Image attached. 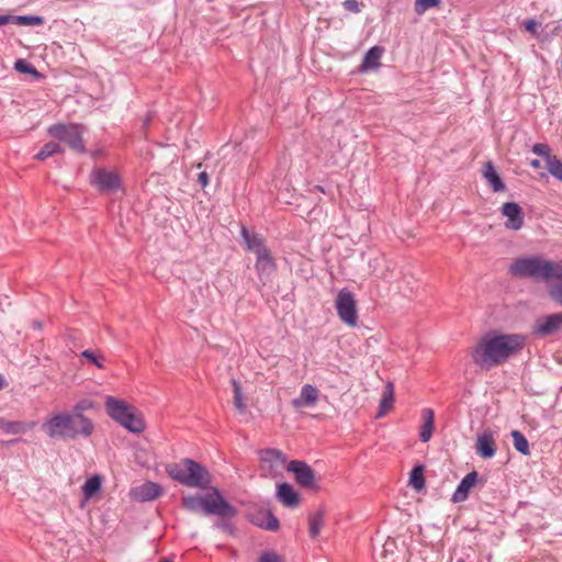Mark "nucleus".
Segmentation results:
<instances>
[{
	"mask_svg": "<svg viewBox=\"0 0 562 562\" xmlns=\"http://www.w3.org/2000/svg\"><path fill=\"white\" fill-rule=\"evenodd\" d=\"M63 153L64 148L60 146V144L55 142H48L40 149V151L34 156V158L37 160H45L48 157Z\"/></svg>",
	"mask_w": 562,
	"mask_h": 562,
	"instance_id": "c85d7f7f",
	"label": "nucleus"
},
{
	"mask_svg": "<svg viewBox=\"0 0 562 562\" xmlns=\"http://www.w3.org/2000/svg\"><path fill=\"white\" fill-rule=\"evenodd\" d=\"M380 261H384L383 258H380V257H376L374 258L373 260L370 261V266H373L374 265V270L376 269V265L380 262Z\"/></svg>",
	"mask_w": 562,
	"mask_h": 562,
	"instance_id": "09e8293b",
	"label": "nucleus"
},
{
	"mask_svg": "<svg viewBox=\"0 0 562 562\" xmlns=\"http://www.w3.org/2000/svg\"><path fill=\"white\" fill-rule=\"evenodd\" d=\"M562 328V313H554L539 317L532 325V335L548 337L557 334Z\"/></svg>",
	"mask_w": 562,
	"mask_h": 562,
	"instance_id": "9d476101",
	"label": "nucleus"
},
{
	"mask_svg": "<svg viewBox=\"0 0 562 562\" xmlns=\"http://www.w3.org/2000/svg\"><path fill=\"white\" fill-rule=\"evenodd\" d=\"M276 497L288 508H295L301 503L299 493L291 484L285 482L277 484Z\"/></svg>",
	"mask_w": 562,
	"mask_h": 562,
	"instance_id": "2eb2a0df",
	"label": "nucleus"
},
{
	"mask_svg": "<svg viewBox=\"0 0 562 562\" xmlns=\"http://www.w3.org/2000/svg\"><path fill=\"white\" fill-rule=\"evenodd\" d=\"M45 20L41 15H18L15 24L25 26H37L44 24Z\"/></svg>",
	"mask_w": 562,
	"mask_h": 562,
	"instance_id": "72a5a7b5",
	"label": "nucleus"
},
{
	"mask_svg": "<svg viewBox=\"0 0 562 562\" xmlns=\"http://www.w3.org/2000/svg\"><path fill=\"white\" fill-rule=\"evenodd\" d=\"M476 453L483 459H491L496 453V443L493 434L488 430L479 435L475 442Z\"/></svg>",
	"mask_w": 562,
	"mask_h": 562,
	"instance_id": "a211bd4d",
	"label": "nucleus"
},
{
	"mask_svg": "<svg viewBox=\"0 0 562 562\" xmlns=\"http://www.w3.org/2000/svg\"><path fill=\"white\" fill-rule=\"evenodd\" d=\"M547 169L553 178L562 182V160H560L557 156L551 158Z\"/></svg>",
	"mask_w": 562,
	"mask_h": 562,
	"instance_id": "4c0bfd02",
	"label": "nucleus"
},
{
	"mask_svg": "<svg viewBox=\"0 0 562 562\" xmlns=\"http://www.w3.org/2000/svg\"><path fill=\"white\" fill-rule=\"evenodd\" d=\"M240 235L246 244L247 250L254 252L255 255L268 249L263 239L258 234L250 233L244 225L241 226Z\"/></svg>",
	"mask_w": 562,
	"mask_h": 562,
	"instance_id": "4be33fe9",
	"label": "nucleus"
},
{
	"mask_svg": "<svg viewBox=\"0 0 562 562\" xmlns=\"http://www.w3.org/2000/svg\"><path fill=\"white\" fill-rule=\"evenodd\" d=\"M158 562H172L169 558H161Z\"/></svg>",
	"mask_w": 562,
	"mask_h": 562,
	"instance_id": "603ef678",
	"label": "nucleus"
},
{
	"mask_svg": "<svg viewBox=\"0 0 562 562\" xmlns=\"http://www.w3.org/2000/svg\"><path fill=\"white\" fill-rule=\"evenodd\" d=\"M532 153L544 158L547 166L549 165L551 158L555 157L554 155L551 154V148L549 147V145L543 143L535 144L532 146Z\"/></svg>",
	"mask_w": 562,
	"mask_h": 562,
	"instance_id": "e433bc0d",
	"label": "nucleus"
},
{
	"mask_svg": "<svg viewBox=\"0 0 562 562\" xmlns=\"http://www.w3.org/2000/svg\"><path fill=\"white\" fill-rule=\"evenodd\" d=\"M167 474L175 481L188 487L211 490L212 475L201 463L190 458L166 465Z\"/></svg>",
	"mask_w": 562,
	"mask_h": 562,
	"instance_id": "20e7f679",
	"label": "nucleus"
},
{
	"mask_svg": "<svg viewBox=\"0 0 562 562\" xmlns=\"http://www.w3.org/2000/svg\"><path fill=\"white\" fill-rule=\"evenodd\" d=\"M502 214L507 217L505 227L513 231H519L524 226V212L516 202H505L502 205Z\"/></svg>",
	"mask_w": 562,
	"mask_h": 562,
	"instance_id": "4468645a",
	"label": "nucleus"
},
{
	"mask_svg": "<svg viewBox=\"0 0 562 562\" xmlns=\"http://www.w3.org/2000/svg\"><path fill=\"white\" fill-rule=\"evenodd\" d=\"M457 562H465L463 559H459Z\"/></svg>",
	"mask_w": 562,
	"mask_h": 562,
	"instance_id": "4d7b16f0",
	"label": "nucleus"
},
{
	"mask_svg": "<svg viewBox=\"0 0 562 562\" xmlns=\"http://www.w3.org/2000/svg\"><path fill=\"white\" fill-rule=\"evenodd\" d=\"M482 176L487 181L493 192H504L506 190L505 182L496 171L492 161L485 162L482 170Z\"/></svg>",
	"mask_w": 562,
	"mask_h": 562,
	"instance_id": "6ab92c4d",
	"label": "nucleus"
},
{
	"mask_svg": "<svg viewBox=\"0 0 562 562\" xmlns=\"http://www.w3.org/2000/svg\"><path fill=\"white\" fill-rule=\"evenodd\" d=\"M393 402H394V385L392 382H389L384 387L383 395L380 401L379 415H383L386 411H389L393 406Z\"/></svg>",
	"mask_w": 562,
	"mask_h": 562,
	"instance_id": "7c9ffc66",
	"label": "nucleus"
},
{
	"mask_svg": "<svg viewBox=\"0 0 562 562\" xmlns=\"http://www.w3.org/2000/svg\"><path fill=\"white\" fill-rule=\"evenodd\" d=\"M286 470L293 473L297 484L302 487H313L315 483L314 470L304 461L292 460L288 463Z\"/></svg>",
	"mask_w": 562,
	"mask_h": 562,
	"instance_id": "9b49d317",
	"label": "nucleus"
},
{
	"mask_svg": "<svg viewBox=\"0 0 562 562\" xmlns=\"http://www.w3.org/2000/svg\"><path fill=\"white\" fill-rule=\"evenodd\" d=\"M325 524V510L323 508H318L317 512L310 516L308 519V533L311 538H316L322 527Z\"/></svg>",
	"mask_w": 562,
	"mask_h": 562,
	"instance_id": "a878e982",
	"label": "nucleus"
},
{
	"mask_svg": "<svg viewBox=\"0 0 562 562\" xmlns=\"http://www.w3.org/2000/svg\"><path fill=\"white\" fill-rule=\"evenodd\" d=\"M4 386H5V381L2 376V374L0 373V390H2Z\"/></svg>",
	"mask_w": 562,
	"mask_h": 562,
	"instance_id": "3c124183",
	"label": "nucleus"
},
{
	"mask_svg": "<svg viewBox=\"0 0 562 562\" xmlns=\"http://www.w3.org/2000/svg\"><path fill=\"white\" fill-rule=\"evenodd\" d=\"M259 459L263 463L282 467L286 462V456L276 448H265L259 450Z\"/></svg>",
	"mask_w": 562,
	"mask_h": 562,
	"instance_id": "393cba45",
	"label": "nucleus"
},
{
	"mask_svg": "<svg viewBox=\"0 0 562 562\" xmlns=\"http://www.w3.org/2000/svg\"><path fill=\"white\" fill-rule=\"evenodd\" d=\"M479 474L476 471L468 473L457 486L452 497V503H462L468 499L471 488L477 483Z\"/></svg>",
	"mask_w": 562,
	"mask_h": 562,
	"instance_id": "f3484780",
	"label": "nucleus"
},
{
	"mask_svg": "<svg viewBox=\"0 0 562 562\" xmlns=\"http://www.w3.org/2000/svg\"><path fill=\"white\" fill-rule=\"evenodd\" d=\"M43 430L50 438L76 440L79 437L88 438L94 430L90 418L83 414L59 413L43 424Z\"/></svg>",
	"mask_w": 562,
	"mask_h": 562,
	"instance_id": "7ed1b4c3",
	"label": "nucleus"
},
{
	"mask_svg": "<svg viewBox=\"0 0 562 562\" xmlns=\"http://www.w3.org/2000/svg\"><path fill=\"white\" fill-rule=\"evenodd\" d=\"M20 440H21L20 438H15V439H13V440H10L8 443L18 442V441H20Z\"/></svg>",
	"mask_w": 562,
	"mask_h": 562,
	"instance_id": "5fc2aeb1",
	"label": "nucleus"
},
{
	"mask_svg": "<svg viewBox=\"0 0 562 562\" xmlns=\"http://www.w3.org/2000/svg\"><path fill=\"white\" fill-rule=\"evenodd\" d=\"M81 357L87 359L89 362L93 363L98 368H103V363L100 361V359H103L104 357L101 353H97L93 350L86 349L81 352Z\"/></svg>",
	"mask_w": 562,
	"mask_h": 562,
	"instance_id": "58836bf2",
	"label": "nucleus"
},
{
	"mask_svg": "<svg viewBox=\"0 0 562 562\" xmlns=\"http://www.w3.org/2000/svg\"><path fill=\"white\" fill-rule=\"evenodd\" d=\"M215 527L218 529H222L223 531H225L229 535L234 533V526L228 521H225V520L217 521L215 524Z\"/></svg>",
	"mask_w": 562,
	"mask_h": 562,
	"instance_id": "c03bdc74",
	"label": "nucleus"
},
{
	"mask_svg": "<svg viewBox=\"0 0 562 562\" xmlns=\"http://www.w3.org/2000/svg\"><path fill=\"white\" fill-rule=\"evenodd\" d=\"M92 183L97 186L101 192L113 193L121 187V178L113 171L97 169L92 172Z\"/></svg>",
	"mask_w": 562,
	"mask_h": 562,
	"instance_id": "f8f14e48",
	"label": "nucleus"
},
{
	"mask_svg": "<svg viewBox=\"0 0 562 562\" xmlns=\"http://www.w3.org/2000/svg\"><path fill=\"white\" fill-rule=\"evenodd\" d=\"M530 166L535 169H539L541 167V164L538 159H533L530 161Z\"/></svg>",
	"mask_w": 562,
	"mask_h": 562,
	"instance_id": "de8ad7c7",
	"label": "nucleus"
},
{
	"mask_svg": "<svg viewBox=\"0 0 562 562\" xmlns=\"http://www.w3.org/2000/svg\"><path fill=\"white\" fill-rule=\"evenodd\" d=\"M248 519L254 526L268 531H278L280 528V521L271 509H255L248 514Z\"/></svg>",
	"mask_w": 562,
	"mask_h": 562,
	"instance_id": "ddd939ff",
	"label": "nucleus"
},
{
	"mask_svg": "<svg viewBox=\"0 0 562 562\" xmlns=\"http://www.w3.org/2000/svg\"><path fill=\"white\" fill-rule=\"evenodd\" d=\"M527 337L522 334H499L490 331L481 337L471 356L481 369L490 370L505 363L520 353Z\"/></svg>",
	"mask_w": 562,
	"mask_h": 562,
	"instance_id": "f257e3e1",
	"label": "nucleus"
},
{
	"mask_svg": "<svg viewBox=\"0 0 562 562\" xmlns=\"http://www.w3.org/2000/svg\"><path fill=\"white\" fill-rule=\"evenodd\" d=\"M167 474L175 481L188 487L211 490L212 475L201 463L190 458L166 465Z\"/></svg>",
	"mask_w": 562,
	"mask_h": 562,
	"instance_id": "39448f33",
	"label": "nucleus"
},
{
	"mask_svg": "<svg viewBox=\"0 0 562 562\" xmlns=\"http://www.w3.org/2000/svg\"><path fill=\"white\" fill-rule=\"evenodd\" d=\"M376 276H378L379 278H385L384 272H381V273H379V274H376Z\"/></svg>",
	"mask_w": 562,
	"mask_h": 562,
	"instance_id": "6e6d98bb",
	"label": "nucleus"
},
{
	"mask_svg": "<svg viewBox=\"0 0 562 562\" xmlns=\"http://www.w3.org/2000/svg\"><path fill=\"white\" fill-rule=\"evenodd\" d=\"M209 2H212L213 0H207Z\"/></svg>",
	"mask_w": 562,
	"mask_h": 562,
	"instance_id": "13d9d810",
	"label": "nucleus"
},
{
	"mask_svg": "<svg viewBox=\"0 0 562 562\" xmlns=\"http://www.w3.org/2000/svg\"><path fill=\"white\" fill-rule=\"evenodd\" d=\"M423 425L419 431L422 442H428L434 432L435 413L431 408H424L422 411Z\"/></svg>",
	"mask_w": 562,
	"mask_h": 562,
	"instance_id": "b1692460",
	"label": "nucleus"
},
{
	"mask_svg": "<svg viewBox=\"0 0 562 562\" xmlns=\"http://www.w3.org/2000/svg\"><path fill=\"white\" fill-rule=\"evenodd\" d=\"M211 492L205 496L188 495L182 497V506L184 509L198 513L204 512L207 515L218 517H235L237 509L231 505L221 494L217 487H211Z\"/></svg>",
	"mask_w": 562,
	"mask_h": 562,
	"instance_id": "423d86ee",
	"label": "nucleus"
},
{
	"mask_svg": "<svg viewBox=\"0 0 562 562\" xmlns=\"http://www.w3.org/2000/svg\"><path fill=\"white\" fill-rule=\"evenodd\" d=\"M335 306L339 318L348 326H355L358 321L357 301L351 291L342 289L338 292Z\"/></svg>",
	"mask_w": 562,
	"mask_h": 562,
	"instance_id": "1a4fd4ad",
	"label": "nucleus"
},
{
	"mask_svg": "<svg viewBox=\"0 0 562 562\" xmlns=\"http://www.w3.org/2000/svg\"><path fill=\"white\" fill-rule=\"evenodd\" d=\"M538 25L539 24L535 19H529L524 22L525 30L531 33L532 35H537Z\"/></svg>",
	"mask_w": 562,
	"mask_h": 562,
	"instance_id": "37998d69",
	"label": "nucleus"
},
{
	"mask_svg": "<svg viewBox=\"0 0 562 562\" xmlns=\"http://www.w3.org/2000/svg\"><path fill=\"white\" fill-rule=\"evenodd\" d=\"M15 16L16 15H11V14L0 15V26H3L9 23L15 24Z\"/></svg>",
	"mask_w": 562,
	"mask_h": 562,
	"instance_id": "a18cd8bd",
	"label": "nucleus"
},
{
	"mask_svg": "<svg viewBox=\"0 0 562 562\" xmlns=\"http://www.w3.org/2000/svg\"><path fill=\"white\" fill-rule=\"evenodd\" d=\"M441 0H415L414 10L417 14H424L430 8H436Z\"/></svg>",
	"mask_w": 562,
	"mask_h": 562,
	"instance_id": "c9c22d12",
	"label": "nucleus"
},
{
	"mask_svg": "<svg viewBox=\"0 0 562 562\" xmlns=\"http://www.w3.org/2000/svg\"><path fill=\"white\" fill-rule=\"evenodd\" d=\"M384 48L382 46L371 47L364 55L363 60L359 67L361 72L380 67V59L383 55Z\"/></svg>",
	"mask_w": 562,
	"mask_h": 562,
	"instance_id": "5701e85b",
	"label": "nucleus"
},
{
	"mask_svg": "<svg viewBox=\"0 0 562 562\" xmlns=\"http://www.w3.org/2000/svg\"><path fill=\"white\" fill-rule=\"evenodd\" d=\"M255 269L260 280L269 278L276 271L277 265L269 249L256 255Z\"/></svg>",
	"mask_w": 562,
	"mask_h": 562,
	"instance_id": "dca6fc26",
	"label": "nucleus"
},
{
	"mask_svg": "<svg viewBox=\"0 0 562 562\" xmlns=\"http://www.w3.org/2000/svg\"><path fill=\"white\" fill-rule=\"evenodd\" d=\"M48 134L67 144L77 154H85L87 151L82 137V126L79 124H54L48 127Z\"/></svg>",
	"mask_w": 562,
	"mask_h": 562,
	"instance_id": "6e6552de",
	"label": "nucleus"
},
{
	"mask_svg": "<svg viewBox=\"0 0 562 562\" xmlns=\"http://www.w3.org/2000/svg\"><path fill=\"white\" fill-rule=\"evenodd\" d=\"M0 428L5 434H23L26 431L25 424L22 422H10L4 418H0Z\"/></svg>",
	"mask_w": 562,
	"mask_h": 562,
	"instance_id": "2f4dec72",
	"label": "nucleus"
},
{
	"mask_svg": "<svg viewBox=\"0 0 562 562\" xmlns=\"http://www.w3.org/2000/svg\"><path fill=\"white\" fill-rule=\"evenodd\" d=\"M342 7L345 10L353 13H359L361 10L360 3L357 0H345Z\"/></svg>",
	"mask_w": 562,
	"mask_h": 562,
	"instance_id": "79ce46f5",
	"label": "nucleus"
},
{
	"mask_svg": "<svg viewBox=\"0 0 562 562\" xmlns=\"http://www.w3.org/2000/svg\"><path fill=\"white\" fill-rule=\"evenodd\" d=\"M318 398V390L311 384H305L301 389L300 396L292 400V405L295 408L301 406H314Z\"/></svg>",
	"mask_w": 562,
	"mask_h": 562,
	"instance_id": "412c9836",
	"label": "nucleus"
},
{
	"mask_svg": "<svg viewBox=\"0 0 562 562\" xmlns=\"http://www.w3.org/2000/svg\"><path fill=\"white\" fill-rule=\"evenodd\" d=\"M102 485V476L99 474H94L91 477H89L83 486L82 492L86 496V498H91L94 496L100 490Z\"/></svg>",
	"mask_w": 562,
	"mask_h": 562,
	"instance_id": "cd10ccee",
	"label": "nucleus"
},
{
	"mask_svg": "<svg viewBox=\"0 0 562 562\" xmlns=\"http://www.w3.org/2000/svg\"><path fill=\"white\" fill-rule=\"evenodd\" d=\"M258 562H284V560L274 551H265L259 557Z\"/></svg>",
	"mask_w": 562,
	"mask_h": 562,
	"instance_id": "a19ab883",
	"label": "nucleus"
},
{
	"mask_svg": "<svg viewBox=\"0 0 562 562\" xmlns=\"http://www.w3.org/2000/svg\"><path fill=\"white\" fill-rule=\"evenodd\" d=\"M162 494V487L155 482H146L134 490V496L140 502H150Z\"/></svg>",
	"mask_w": 562,
	"mask_h": 562,
	"instance_id": "aec40b11",
	"label": "nucleus"
},
{
	"mask_svg": "<svg viewBox=\"0 0 562 562\" xmlns=\"http://www.w3.org/2000/svg\"><path fill=\"white\" fill-rule=\"evenodd\" d=\"M313 190L319 191V192H322V193H325V192H326V191H325V189H324V187L318 186V184H317V186H315V187L313 188Z\"/></svg>",
	"mask_w": 562,
	"mask_h": 562,
	"instance_id": "8fccbe9b",
	"label": "nucleus"
},
{
	"mask_svg": "<svg viewBox=\"0 0 562 562\" xmlns=\"http://www.w3.org/2000/svg\"><path fill=\"white\" fill-rule=\"evenodd\" d=\"M424 471L423 464H416L409 473V485L416 491H422L425 487Z\"/></svg>",
	"mask_w": 562,
	"mask_h": 562,
	"instance_id": "bb28decb",
	"label": "nucleus"
},
{
	"mask_svg": "<svg viewBox=\"0 0 562 562\" xmlns=\"http://www.w3.org/2000/svg\"><path fill=\"white\" fill-rule=\"evenodd\" d=\"M104 407L106 414L130 432L140 434L145 430V422L142 415L127 402L108 396Z\"/></svg>",
	"mask_w": 562,
	"mask_h": 562,
	"instance_id": "0eeeda50",
	"label": "nucleus"
},
{
	"mask_svg": "<svg viewBox=\"0 0 562 562\" xmlns=\"http://www.w3.org/2000/svg\"><path fill=\"white\" fill-rule=\"evenodd\" d=\"M94 403L89 398H83L79 401L72 408L74 414H83L85 411H89L94 408Z\"/></svg>",
	"mask_w": 562,
	"mask_h": 562,
	"instance_id": "ea45409f",
	"label": "nucleus"
},
{
	"mask_svg": "<svg viewBox=\"0 0 562 562\" xmlns=\"http://www.w3.org/2000/svg\"><path fill=\"white\" fill-rule=\"evenodd\" d=\"M232 386L234 391V406L240 412L244 413L246 411V405L243 400V390L240 383L233 379Z\"/></svg>",
	"mask_w": 562,
	"mask_h": 562,
	"instance_id": "473e14b6",
	"label": "nucleus"
},
{
	"mask_svg": "<svg viewBox=\"0 0 562 562\" xmlns=\"http://www.w3.org/2000/svg\"><path fill=\"white\" fill-rule=\"evenodd\" d=\"M198 182L202 188H205L209 183V175L206 171H202L198 175Z\"/></svg>",
	"mask_w": 562,
	"mask_h": 562,
	"instance_id": "49530a36",
	"label": "nucleus"
},
{
	"mask_svg": "<svg viewBox=\"0 0 562 562\" xmlns=\"http://www.w3.org/2000/svg\"><path fill=\"white\" fill-rule=\"evenodd\" d=\"M34 327L36 328H41L42 327V324L40 322H34Z\"/></svg>",
	"mask_w": 562,
	"mask_h": 562,
	"instance_id": "864d4df0",
	"label": "nucleus"
},
{
	"mask_svg": "<svg viewBox=\"0 0 562 562\" xmlns=\"http://www.w3.org/2000/svg\"><path fill=\"white\" fill-rule=\"evenodd\" d=\"M14 68L21 74H30L36 78L41 77V74L36 70V68L25 59H18L14 64Z\"/></svg>",
	"mask_w": 562,
	"mask_h": 562,
	"instance_id": "f704fd0d",
	"label": "nucleus"
},
{
	"mask_svg": "<svg viewBox=\"0 0 562 562\" xmlns=\"http://www.w3.org/2000/svg\"><path fill=\"white\" fill-rule=\"evenodd\" d=\"M509 273L515 278H531L547 283L560 280L548 285V294L553 302L562 305V261L546 260L540 256L521 257L509 266Z\"/></svg>",
	"mask_w": 562,
	"mask_h": 562,
	"instance_id": "f03ea898",
	"label": "nucleus"
},
{
	"mask_svg": "<svg viewBox=\"0 0 562 562\" xmlns=\"http://www.w3.org/2000/svg\"><path fill=\"white\" fill-rule=\"evenodd\" d=\"M510 436L513 438L514 448L524 456H530L529 442L525 435L519 430H513Z\"/></svg>",
	"mask_w": 562,
	"mask_h": 562,
	"instance_id": "c756f323",
	"label": "nucleus"
}]
</instances>
